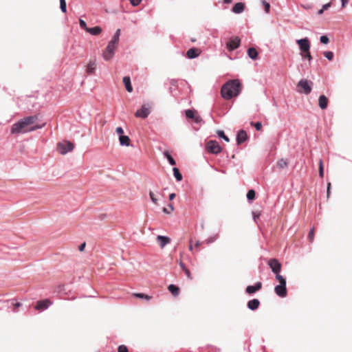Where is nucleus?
I'll return each mask as SVG.
<instances>
[{
	"mask_svg": "<svg viewBox=\"0 0 352 352\" xmlns=\"http://www.w3.org/2000/svg\"><path fill=\"white\" fill-rule=\"evenodd\" d=\"M36 116L24 118L14 123L11 128L12 134L25 133L42 128L43 125H33L37 120Z\"/></svg>",
	"mask_w": 352,
	"mask_h": 352,
	"instance_id": "obj_1",
	"label": "nucleus"
},
{
	"mask_svg": "<svg viewBox=\"0 0 352 352\" xmlns=\"http://www.w3.org/2000/svg\"><path fill=\"white\" fill-rule=\"evenodd\" d=\"M242 85L238 79L230 80L221 87V95L225 100L236 97L241 91Z\"/></svg>",
	"mask_w": 352,
	"mask_h": 352,
	"instance_id": "obj_2",
	"label": "nucleus"
},
{
	"mask_svg": "<svg viewBox=\"0 0 352 352\" xmlns=\"http://www.w3.org/2000/svg\"><path fill=\"white\" fill-rule=\"evenodd\" d=\"M276 280L279 282V285L274 288V292L277 296L281 298L287 296V292L286 288V280L281 275L276 276Z\"/></svg>",
	"mask_w": 352,
	"mask_h": 352,
	"instance_id": "obj_3",
	"label": "nucleus"
},
{
	"mask_svg": "<svg viewBox=\"0 0 352 352\" xmlns=\"http://www.w3.org/2000/svg\"><path fill=\"white\" fill-rule=\"evenodd\" d=\"M311 85L312 82H309L306 79H302L298 82L297 85L298 91L299 93L309 94L311 93L312 89Z\"/></svg>",
	"mask_w": 352,
	"mask_h": 352,
	"instance_id": "obj_4",
	"label": "nucleus"
},
{
	"mask_svg": "<svg viewBox=\"0 0 352 352\" xmlns=\"http://www.w3.org/2000/svg\"><path fill=\"white\" fill-rule=\"evenodd\" d=\"M74 145L69 141H63L57 144V150L61 155H65L68 152L72 151Z\"/></svg>",
	"mask_w": 352,
	"mask_h": 352,
	"instance_id": "obj_5",
	"label": "nucleus"
},
{
	"mask_svg": "<svg viewBox=\"0 0 352 352\" xmlns=\"http://www.w3.org/2000/svg\"><path fill=\"white\" fill-rule=\"evenodd\" d=\"M206 149L212 154H219L222 151V148L219 144L215 140H209L206 144Z\"/></svg>",
	"mask_w": 352,
	"mask_h": 352,
	"instance_id": "obj_6",
	"label": "nucleus"
},
{
	"mask_svg": "<svg viewBox=\"0 0 352 352\" xmlns=\"http://www.w3.org/2000/svg\"><path fill=\"white\" fill-rule=\"evenodd\" d=\"M116 44L113 43L111 42H109L108 43V45L107 46L105 50L102 54V56L104 60H109L113 56L114 50L116 48Z\"/></svg>",
	"mask_w": 352,
	"mask_h": 352,
	"instance_id": "obj_7",
	"label": "nucleus"
},
{
	"mask_svg": "<svg viewBox=\"0 0 352 352\" xmlns=\"http://www.w3.org/2000/svg\"><path fill=\"white\" fill-rule=\"evenodd\" d=\"M151 106L149 104H143L140 109H138L135 116L137 118H146L151 113Z\"/></svg>",
	"mask_w": 352,
	"mask_h": 352,
	"instance_id": "obj_8",
	"label": "nucleus"
},
{
	"mask_svg": "<svg viewBox=\"0 0 352 352\" xmlns=\"http://www.w3.org/2000/svg\"><path fill=\"white\" fill-rule=\"evenodd\" d=\"M268 265L272 269V271L276 274V276L280 275L279 272L281 270L280 263L276 258H271L268 261Z\"/></svg>",
	"mask_w": 352,
	"mask_h": 352,
	"instance_id": "obj_9",
	"label": "nucleus"
},
{
	"mask_svg": "<svg viewBox=\"0 0 352 352\" xmlns=\"http://www.w3.org/2000/svg\"><path fill=\"white\" fill-rule=\"evenodd\" d=\"M301 50V53L307 52L310 50V43L307 38L299 39L296 41Z\"/></svg>",
	"mask_w": 352,
	"mask_h": 352,
	"instance_id": "obj_10",
	"label": "nucleus"
},
{
	"mask_svg": "<svg viewBox=\"0 0 352 352\" xmlns=\"http://www.w3.org/2000/svg\"><path fill=\"white\" fill-rule=\"evenodd\" d=\"M241 39L238 36H235L230 39L226 44L227 48L230 51L234 50L240 46Z\"/></svg>",
	"mask_w": 352,
	"mask_h": 352,
	"instance_id": "obj_11",
	"label": "nucleus"
},
{
	"mask_svg": "<svg viewBox=\"0 0 352 352\" xmlns=\"http://www.w3.org/2000/svg\"><path fill=\"white\" fill-rule=\"evenodd\" d=\"M97 67V61L96 58L89 60V63L86 66V73L89 75L94 74L95 73Z\"/></svg>",
	"mask_w": 352,
	"mask_h": 352,
	"instance_id": "obj_12",
	"label": "nucleus"
},
{
	"mask_svg": "<svg viewBox=\"0 0 352 352\" xmlns=\"http://www.w3.org/2000/svg\"><path fill=\"white\" fill-rule=\"evenodd\" d=\"M185 114L188 118L193 119L194 121L197 123H199L201 121V118L197 115V112L194 110L188 109L185 111Z\"/></svg>",
	"mask_w": 352,
	"mask_h": 352,
	"instance_id": "obj_13",
	"label": "nucleus"
},
{
	"mask_svg": "<svg viewBox=\"0 0 352 352\" xmlns=\"http://www.w3.org/2000/svg\"><path fill=\"white\" fill-rule=\"evenodd\" d=\"M51 304L52 302L49 299L38 300L36 302L35 309L36 310H44L46 309Z\"/></svg>",
	"mask_w": 352,
	"mask_h": 352,
	"instance_id": "obj_14",
	"label": "nucleus"
},
{
	"mask_svg": "<svg viewBox=\"0 0 352 352\" xmlns=\"http://www.w3.org/2000/svg\"><path fill=\"white\" fill-rule=\"evenodd\" d=\"M201 51L199 48L192 47L189 49L186 52V56L188 58H195L200 55Z\"/></svg>",
	"mask_w": 352,
	"mask_h": 352,
	"instance_id": "obj_15",
	"label": "nucleus"
},
{
	"mask_svg": "<svg viewBox=\"0 0 352 352\" xmlns=\"http://www.w3.org/2000/svg\"><path fill=\"white\" fill-rule=\"evenodd\" d=\"M248 139L247 133L244 130H240L236 135L237 144H241Z\"/></svg>",
	"mask_w": 352,
	"mask_h": 352,
	"instance_id": "obj_16",
	"label": "nucleus"
},
{
	"mask_svg": "<svg viewBox=\"0 0 352 352\" xmlns=\"http://www.w3.org/2000/svg\"><path fill=\"white\" fill-rule=\"evenodd\" d=\"M262 287V283L261 282H258L255 285H249L246 287L245 292L248 294H253L258 290H260Z\"/></svg>",
	"mask_w": 352,
	"mask_h": 352,
	"instance_id": "obj_17",
	"label": "nucleus"
},
{
	"mask_svg": "<svg viewBox=\"0 0 352 352\" xmlns=\"http://www.w3.org/2000/svg\"><path fill=\"white\" fill-rule=\"evenodd\" d=\"M157 241L159 243L161 248H164L167 244L170 242V239L168 236L159 235L157 236Z\"/></svg>",
	"mask_w": 352,
	"mask_h": 352,
	"instance_id": "obj_18",
	"label": "nucleus"
},
{
	"mask_svg": "<svg viewBox=\"0 0 352 352\" xmlns=\"http://www.w3.org/2000/svg\"><path fill=\"white\" fill-rule=\"evenodd\" d=\"M328 98L324 95H321L318 99V105L322 109H327L328 106Z\"/></svg>",
	"mask_w": 352,
	"mask_h": 352,
	"instance_id": "obj_19",
	"label": "nucleus"
},
{
	"mask_svg": "<svg viewBox=\"0 0 352 352\" xmlns=\"http://www.w3.org/2000/svg\"><path fill=\"white\" fill-rule=\"evenodd\" d=\"M245 4L243 3H236L232 8V12L236 14H240L243 12Z\"/></svg>",
	"mask_w": 352,
	"mask_h": 352,
	"instance_id": "obj_20",
	"label": "nucleus"
},
{
	"mask_svg": "<svg viewBox=\"0 0 352 352\" xmlns=\"http://www.w3.org/2000/svg\"><path fill=\"white\" fill-rule=\"evenodd\" d=\"M260 305V301L258 299H253L248 302V307L251 310H256Z\"/></svg>",
	"mask_w": 352,
	"mask_h": 352,
	"instance_id": "obj_21",
	"label": "nucleus"
},
{
	"mask_svg": "<svg viewBox=\"0 0 352 352\" xmlns=\"http://www.w3.org/2000/svg\"><path fill=\"white\" fill-rule=\"evenodd\" d=\"M123 83L128 92L131 93L133 91V87L131 85V79L129 76H124L123 78Z\"/></svg>",
	"mask_w": 352,
	"mask_h": 352,
	"instance_id": "obj_22",
	"label": "nucleus"
},
{
	"mask_svg": "<svg viewBox=\"0 0 352 352\" xmlns=\"http://www.w3.org/2000/svg\"><path fill=\"white\" fill-rule=\"evenodd\" d=\"M119 141L120 145L126 146H129L131 142V140L127 135H120Z\"/></svg>",
	"mask_w": 352,
	"mask_h": 352,
	"instance_id": "obj_23",
	"label": "nucleus"
},
{
	"mask_svg": "<svg viewBox=\"0 0 352 352\" xmlns=\"http://www.w3.org/2000/svg\"><path fill=\"white\" fill-rule=\"evenodd\" d=\"M168 289L174 296H177L179 294V288L175 285H170L168 287Z\"/></svg>",
	"mask_w": 352,
	"mask_h": 352,
	"instance_id": "obj_24",
	"label": "nucleus"
},
{
	"mask_svg": "<svg viewBox=\"0 0 352 352\" xmlns=\"http://www.w3.org/2000/svg\"><path fill=\"white\" fill-rule=\"evenodd\" d=\"M102 29L99 26H95L94 28H89L87 32L92 35H98L101 33Z\"/></svg>",
	"mask_w": 352,
	"mask_h": 352,
	"instance_id": "obj_25",
	"label": "nucleus"
},
{
	"mask_svg": "<svg viewBox=\"0 0 352 352\" xmlns=\"http://www.w3.org/2000/svg\"><path fill=\"white\" fill-rule=\"evenodd\" d=\"M248 54L250 58L254 60L256 59L258 56V52L254 47H250L248 50Z\"/></svg>",
	"mask_w": 352,
	"mask_h": 352,
	"instance_id": "obj_26",
	"label": "nucleus"
},
{
	"mask_svg": "<svg viewBox=\"0 0 352 352\" xmlns=\"http://www.w3.org/2000/svg\"><path fill=\"white\" fill-rule=\"evenodd\" d=\"M120 34V30L118 29L110 42L118 45L119 41Z\"/></svg>",
	"mask_w": 352,
	"mask_h": 352,
	"instance_id": "obj_27",
	"label": "nucleus"
},
{
	"mask_svg": "<svg viewBox=\"0 0 352 352\" xmlns=\"http://www.w3.org/2000/svg\"><path fill=\"white\" fill-rule=\"evenodd\" d=\"M288 162L284 159H280L277 162V166L279 168L283 169L287 166Z\"/></svg>",
	"mask_w": 352,
	"mask_h": 352,
	"instance_id": "obj_28",
	"label": "nucleus"
},
{
	"mask_svg": "<svg viewBox=\"0 0 352 352\" xmlns=\"http://www.w3.org/2000/svg\"><path fill=\"white\" fill-rule=\"evenodd\" d=\"M173 170L174 176L175 177L176 179L178 182L181 181L182 179V175L179 173V169L177 168H173Z\"/></svg>",
	"mask_w": 352,
	"mask_h": 352,
	"instance_id": "obj_29",
	"label": "nucleus"
},
{
	"mask_svg": "<svg viewBox=\"0 0 352 352\" xmlns=\"http://www.w3.org/2000/svg\"><path fill=\"white\" fill-rule=\"evenodd\" d=\"M133 296L140 298H144L146 300H149L151 299V296L142 293H135L133 294Z\"/></svg>",
	"mask_w": 352,
	"mask_h": 352,
	"instance_id": "obj_30",
	"label": "nucleus"
},
{
	"mask_svg": "<svg viewBox=\"0 0 352 352\" xmlns=\"http://www.w3.org/2000/svg\"><path fill=\"white\" fill-rule=\"evenodd\" d=\"M164 155L166 156V157L167 158V160H168L169 163L172 165V166H174L175 165L176 162L175 161V160L172 157V156L168 153V152L166 151L164 152Z\"/></svg>",
	"mask_w": 352,
	"mask_h": 352,
	"instance_id": "obj_31",
	"label": "nucleus"
},
{
	"mask_svg": "<svg viewBox=\"0 0 352 352\" xmlns=\"http://www.w3.org/2000/svg\"><path fill=\"white\" fill-rule=\"evenodd\" d=\"M315 230L314 228H311L308 234V239L309 242L312 243L314 240Z\"/></svg>",
	"mask_w": 352,
	"mask_h": 352,
	"instance_id": "obj_32",
	"label": "nucleus"
},
{
	"mask_svg": "<svg viewBox=\"0 0 352 352\" xmlns=\"http://www.w3.org/2000/svg\"><path fill=\"white\" fill-rule=\"evenodd\" d=\"M217 133L219 135V137L223 138L227 142H228L230 141L229 138H228V136H226L225 135V133L223 131L219 130V131H217Z\"/></svg>",
	"mask_w": 352,
	"mask_h": 352,
	"instance_id": "obj_33",
	"label": "nucleus"
},
{
	"mask_svg": "<svg viewBox=\"0 0 352 352\" xmlns=\"http://www.w3.org/2000/svg\"><path fill=\"white\" fill-rule=\"evenodd\" d=\"M60 8L64 13L67 12V6L65 0H60Z\"/></svg>",
	"mask_w": 352,
	"mask_h": 352,
	"instance_id": "obj_34",
	"label": "nucleus"
},
{
	"mask_svg": "<svg viewBox=\"0 0 352 352\" xmlns=\"http://www.w3.org/2000/svg\"><path fill=\"white\" fill-rule=\"evenodd\" d=\"M247 198L248 200H253L255 198V191L254 190H250L247 193Z\"/></svg>",
	"mask_w": 352,
	"mask_h": 352,
	"instance_id": "obj_35",
	"label": "nucleus"
},
{
	"mask_svg": "<svg viewBox=\"0 0 352 352\" xmlns=\"http://www.w3.org/2000/svg\"><path fill=\"white\" fill-rule=\"evenodd\" d=\"M319 175L322 178L324 177V168H323V163H322V160H320V162H319Z\"/></svg>",
	"mask_w": 352,
	"mask_h": 352,
	"instance_id": "obj_36",
	"label": "nucleus"
},
{
	"mask_svg": "<svg viewBox=\"0 0 352 352\" xmlns=\"http://www.w3.org/2000/svg\"><path fill=\"white\" fill-rule=\"evenodd\" d=\"M250 124L252 126H254L257 131H261L262 129V124L260 122H251Z\"/></svg>",
	"mask_w": 352,
	"mask_h": 352,
	"instance_id": "obj_37",
	"label": "nucleus"
},
{
	"mask_svg": "<svg viewBox=\"0 0 352 352\" xmlns=\"http://www.w3.org/2000/svg\"><path fill=\"white\" fill-rule=\"evenodd\" d=\"M323 54L329 60H331L333 58V53L332 52H324Z\"/></svg>",
	"mask_w": 352,
	"mask_h": 352,
	"instance_id": "obj_38",
	"label": "nucleus"
},
{
	"mask_svg": "<svg viewBox=\"0 0 352 352\" xmlns=\"http://www.w3.org/2000/svg\"><path fill=\"white\" fill-rule=\"evenodd\" d=\"M262 4L264 6L265 11L266 12V13H268L270 10V4L265 1H263Z\"/></svg>",
	"mask_w": 352,
	"mask_h": 352,
	"instance_id": "obj_39",
	"label": "nucleus"
},
{
	"mask_svg": "<svg viewBox=\"0 0 352 352\" xmlns=\"http://www.w3.org/2000/svg\"><path fill=\"white\" fill-rule=\"evenodd\" d=\"M174 210V208L172 204L168 205V208H164L163 212L167 214H170L171 212H173Z\"/></svg>",
	"mask_w": 352,
	"mask_h": 352,
	"instance_id": "obj_40",
	"label": "nucleus"
},
{
	"mask_svg": "<svg viewBox=\"0 0 352 352\" xmlns=\"http://www.w3.org/2000/svg\"><path fill=\"white\" fill-rule=\"evenodd\" d=\"M79 24L82 29L85 30L86 32L87 31L89 28H87L85 21H83L82 19H79Z\"/></svg>",
	"mask_w": 352,
	"mask_h": 352,
	"instance_id": "obj_41",
	"label": "nucleus"
},
{
	"mask_svg": "<svg viewBox=\"0 0 352 352\" xmlns=\"http://www.w3.org/2000/svg\"><path fill=\"white\" fill-rule=\"evenodd\" d=\"M301 56L303 58L308 59L309 60H311L312 59L309 50L307 51V52L301 53Z\"/></svg>",
	"mask_w": 352,
	"mask_h": 352,
	"instance_id": "obj_42",
	"label": "nucleus"
},
{
	"mask_svg": "<svg viewBox=\"0 0 352 352\" xmlns=\"http://www.w3.org/2000/svg\"><path fill=\"white\" fill-rule=\"evenodd\" d=\"M149 196H150V198L152 200V201L155 204H157V199L155 197L154 193L152 192V191H150L149 192Z\"/></svg>",
	"mask_w": 352,
	"mask_h": 352,
	"instance_id": "obj_43",
	"label": "nucleus"
},
{
	"mask_svg": "<svg viewBox=\"0 0 352 352\" xmlns=\"http://www.w3.org/2000/svg\"><path fill=\"white\" fill-rule=\"evenodd\" d=\"M320 41L322 43L327 44L329 41V38L327 36H321Z\"/></svg>",
	"mask_w": 352,
	"mask_h": 352,
	"instance_id": "obj_44",
	"label": "nucleus"
},
{
	"mask_svg": "<svg viewBox=\"0 0 352 352\" xmlns=\"http://www.w3.org/2000/svg\"><path fill=\"white\" fill-rule=\"evenodd\" d=\"M185 273V274L186 275L187 278L190 280L192 279V274L190 272V270L186 267V269H184L183 270Z\"/></svg>",
	"mask_w": 352,
	"mask_h": 352,
	"instance_id": "obj_45",
	"label": "nucleus"
},
{
	"mask_svg": "<svg viewBox=\"0 0 352 352\" xmlns=\"http://www.w3.org/2000/svg\"><path fill=\"white\" fill-rule=\"evenodd\" d=\"M118 352H129L128 349L124 345H120L118 349Z\"/></svg>",
	"mask_w": 352,
	"mask_h": 352,
	"instance_id": "obj_46",
	"label": "nucleus"
},
{
	"mask_svg": "<svg viewBox=\"0 0 352 352\" xmlns=\"http://www.w3.org/2000/svg\"><path fill=\"white\" fill-rule=\"evenodd\" d=\"M116 131L118 134H119L120 135H122V134L124 133V130L122 127L120 126H118L116 128Z\"/></svg>",
	"mask_w": 352,
	"mask_h": 352,
	"instance_id": "obj_47",
	"label": "nucleus"
},
{
	"mask_svg": "<svg viewBox=\"0 0 352 352\" xmlns=\"http://www.w3.org/2000/svg\"><path fill=\"white\" fill-rule=\"evenodd\" d=\"M252 215H253L254 220L255 221H256L257 219L259 218L261 214H260V212H253Z\"/></svg>",
	"mask_w": 352,
	"mask_h": 352,
	"instance_id": "obj_48",
	"label": "nucleus"
},
{
	"mask_svg": "<svg viewBox=\"0 0 352 352\" xmlns=\"http://www.w3.org/2000/svg\"><path fill=\"white\" fill-rule=\"evenodd\" d=\"M141 1L142 0H130V2L133 6H137L140 3Z\"/></svg>",
	"mask_w": 352,
	"mask_h": 352,
	"instance_id": "obj_49",
	"label": "nucleus"
},
{
	"mask_svg": "<svg viewBox=\"0 0 352 352\" xmlns=\"http://www.w3.org/2000/svg\"><path fill=\"white\" fill-rule=\"evenodd\" d=\"M85 246H86V243H82V244H80L79 245V247H78L79 251L83 252L85 248Z\"/></svg>",
	"mask_w": 352,
	"mask_h": 352,
	"instance_id": "obj_50",
	"label": "nucleus"
},
{
	"mask_svg": "<svg viewBox=\"0 0 352 352\" xmlns=\"http://www.w3.org/2000/svg\"><path fill=\"white\" fill-rule=\"evenodd\" d=\"M331 183H328L327 184V197H329L330 195V193H331Z\"/></svg>",
	"mask_w": 352,
	"mask_h": 352,
	"instance_id": "obj_51",
	"label": "nucleus"
},
{
	"mask_svg": "<svg viewBox=\"0 0 352 352\" xmlns=\"http://www.w3.org/2000/svg\"><path fill=\"white\" fill-rule=\"evenodd\" d=\"M330 7H331V3H328L324 4V5L322 6V9H323L324 10H326L329 9V8H330Z\"/></svg>",
	"mask_w": 352,
	"mask_h": 352,
	"instance_id": "obj_52",
	"label": "nucleus"
},
{
	"mask_svg": "<svg viewBox=\"0 0 352 352\" xmlns=\"http://www.w3.org/2000/svg\"><path fill=\"white\" fill-rule=\"evenodd\" d=\"M179 265L180 267L182 269V270H184V269L186 268V267L185 266L184 263L182 261H180L179 262Z\"/></svg>",
	"mask_w": 352,
	"mask_h": 352,
	"instance_id": "obj_53",
	"label": "nucleus"
},
{
	"mask_svg": "<svg viewBox=\"0 0 352 352\" xmlns=\"http://www.w3.org/2000/svg\"><path fill=\"white\" fill-rule=\"evenodd\" d=\"M342 1V7L344 8L346 5L348 3L349 0H341Z\"/></svg>",
	"mask_w": 352,
	"mask_h": 352,
	"instance_id": "obj_54",
	"label": "nucleus"
},
{
	"mask_svg": "<svg viewBox=\"0 0 352 352\" xmlns=\"http://www.w3.org/2000/svg\"><path fill=\"white\" fill-rule=\"evenodd\" d=\"M175 196H176V195H175V193H171V194H170V195H169V199H170V201H172L173 199H175Z\"/></svg>",
	"mask_w": 352,
	"mask_h": 352,
	"instance_id": "obj_55",
	"label": "nucleus"
},
{
	"mask_svg": "<svg viewBox=\"0 0 352 352\" xmlns=\"http://www.w3.org/2000/svg\"><path fill=\"white\" fill-rule=\"evenodd\" d=\"M201 245V242L197 241L195 244V248H198Z\"/></svg>",
	"mask_w": 352,
	"mask_h": 352,
	"instance_id": "obj_56",
	"label": "nucleus"
},
{
	"mask_svg": "<svg viewBox=\"0 0 352 352\" xmlns=\"http://www.w3.org/2000/svg\"><path fill=\"white\" fill-rule=\"evenodd\" d=\"M21 305V303H20V302H16V303H15V304L14 305V308L16 309V308L19 307Z\"/></svg>",
	"mask_w": 352,
	"mask_h": 352,
	"instance_id": "obj_57",
	"label": "nucleus"
},
{
	"mask_svg": "<svg viewBox=\"0 0 352 352\" xmlns=\"http://www.w3.org/2000/svg\"><path fill=\"white\" fill-rule=\"evenodd\" d=\"M193 249V246H192V241H190V245H189V250L190 251H192Z\"/></svg>",
	"mask_w": 352,
	"mask_h": 352,
	"instance_id": "obj_58",
	"label": "nucleus"
},
{
	"mask_svg": "<svg viewBox=\"0 0 352 352\" xmlns=\"http://www.w3.org/2000/svg\"><path fill=\"white\" fill-rule=\"evenodd\" d=\"M324 10L322 8V9H320V10L318 12V14L320 15V14H322L324 12Z\"/></svg>",
	"mask_w": 352,
	"mask_h": 352,
	"instance_id": "obj_59",
	"label": "nucleus"
},
{
	"mask_svg": "<svg viewBox=\"0 0 352 352\" xmlns=\"http://www.w3.org/2000/svg\"><path fill=\"white\" fill-rule=\"evenodd\" d=\"M225 3H230L232 0H223Z\"/></svg>",
	"mask_w": 352,
	"mask_h": 352,
	"instance_id": "obj_60",
	"label": "nucleus"
},
{
	"mask_svg": "<svg viewBox=\"0 0 352 352\" xmlns=\"http://www.w3.org/2000/svg\"><path fill=\"white\" fill-rule=\"evenodd\" d=\"M192 42H195V38H192Z\"/></svg>",
	"mask_w": 352,
	"mask_h": 352,
	"instance_id": "obj_61",
	"label": "nucleus"
}]
</instances>
